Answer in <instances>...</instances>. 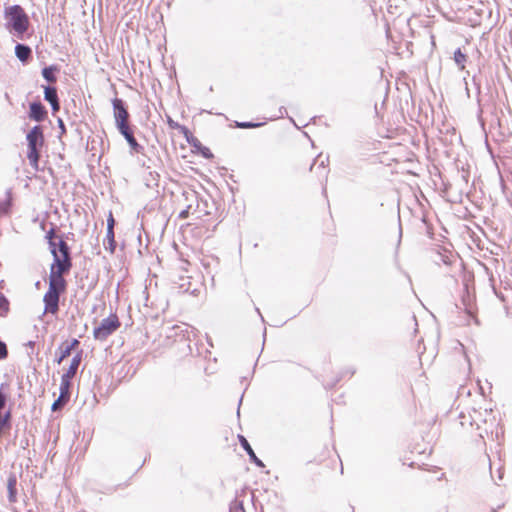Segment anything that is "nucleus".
I'll return each mask as SVG.
<instances>
[{
    "label": "nucleus",
    "mask_w": 512,
    "mask_h": 512,
    "mask_svg": "<svg viewBox=\"0 0 512 512\" xmlns=\"http://www.w3.org/2000/svg\"><path fill=\"white\" fill-rule=\"evenodd\" d=\"M48 243V246H49V250H50V253L52 254L53 256V260L55 259V254H57V250H58V246H57V242L55 240H50V241H47Z\"/></svg>",
    "instance_id": "c756f323"
},
{
    "label": "nucleus",
    "mask_w": 512,
    "mask_h": 512,
    "mask_svg": "<svg viewBox=\"0 0 512 512\" xmlns=\"http://www.w3.org/2000/svg\"><path fill=\"white\" fill-rule=\"evenodd\" d=\"M178 131L185 137L186 141L190 144V141L195 138L191 131L184 125H181V127L178 129Z\"/></svg>",
    "instance_id": "393cba45"
},
{
    "label": "nucleus",
    "mask_w": 512,
    "mask_h": 512,
    "mask_svg": "<svg viewBox=\"0 0 512 512\" xmlns=\"http://www.w3.org/2000/svg\"><path fill=\"white\" fill-rule=\"evenodd\" d=\"M190 145L193 148H195L203 158H213V153L211 152V150L208 147L204 146L196 137L192 140V142L190 141Z\"/></svg>",
    "instance_id": "4468645a"
},
{
    "label": "nucleus",
    "mask_w": 512,
    "mask_h": 512,
    "mask_svg": "<svg viewBox=\"0 0 512 512\" xmlns=\"http://www.w3.org/2000/svg\"><path fill=\"white\" fill-rule=\"evenodd\" d=\"M5 27L14 33L19 39H23L24 34L29 28V17L22 6L18 4L10 5L4 9Z\"/></svg>",
    "instance_id": "f03ea898"
},
{
    "label": "nucleus",
    "mask_w": 512,
    "mask_h": 512,
    "mask_svg": "<svg viewBox=\"0 0 512 512\" xmlns=\"http://www.w3.org/2000/svg\"><path fill=\"white\" fill-rule=\"evenodd\" d=\"M284 114H287V110H286L285 107L282 106V107L279 108V115H278V117H283Z\"/></svg>",
    "instance_id": "37998d69"
},
{
    "label": "nucleus",
    "mask_w": 512,
    "mask_h": 512,
    "mask_svg": "<svg viewBox=\"0 0 512 512\" xmlns=\"http://www.w3.org/2000/svg\"><path fill=\"white\" fill-rule=\"evenodd\" d=\"M493 290H494V292H495L496 296H497V297H498L502 302H506V297H507V295H506L504 292H501V291H500V292H498L494 286H493Z\"/></svg>",
    "instance_id": "4c0bfd02"
},
{
    "label": "nucleus",
    "mask_w": 512,
    "mask_h": 512,
    "mask_svg": "<svg viewBox=\"0 0 512 512\" xmlns=\"http://www.w3.org/2000/svg\"><path fill=\"white\" fill-rule=\"evenodd\" d=\"M35 341H28L25 346H27L28 348H30V351L28 352V356L31 358L32 355L34 354V347H35Z\"/></svg>",
    "instance_id": "c9c22d12"
},
{
    "label": "nucleus",
    "mask_w": 512,
    "mask_h": 512,
    "mask_svg": "<svg viewBox=\"0 0 512 512\" xmlns=\"http://www.w3.org/2000/svg\"><path fill=\"white\" fill-rule=\"evenodd\" d=\"M185 326V329H183L182 326H175L174 328L177 330L176 332V335H179L180 333H187V339L190 340V335H189V331L188 329H190L191 327L188 326V325H184Z\"/></svg>",
    "instance_id": "72a5a7b5"
},
{
    "label": "nucleus",
    "mask_w": 512,
    "mask_h": 512,
    "mask_svg": "<svg viewBox=\"0 0 512 512\" xmlns=\"http://www.w3.org/2000/svg\"><path fill=\"white\" fill-rule=\"evenodd\" d=\"M125 140L127 141L128 145H129V147H130V149H131L132 151H134V152H136V153H140V152H142V151H143V149H144V148H143V146H142V145H140V144L137 142V140H136V138H135L134 134H133V135H131L130 137H127Z\"/></svg>",
    "instance_id": "4be33fe9"
},
{
    "label": "nucleus",
    "mask_w": 512,
    "mask_h": 512,
    "mask_svg": "<svg viewBox=\"0 0 512 512\" xmlns=\"http://www.w3.org/2000/svg\"><path fill=\"white\" fill-rule=\"evenodd\" d=\"M71 351L65 346V343H62L56 350L55 355V362L57 364H61L64 359H66L68 356H70Z\"/></svg>",
    "instance_id": "a211bd4d"
},
{
    "label": "nucleus",
    "mask_w": 512,
    "mask_h": 512,
    "mask_svg": "<svg viewBox=\"0 0 512 512\" xmlns=\"http://www.w3.org/2000/svg\"><path fill=\"white\" fill-rule=\"evenodd\" d=\"M116 129L124 137V139H126L127 137H130L131 135L134 134V129H133V126L130 124V122L120 124V125L116 126Z\"/></svg>",
    "instance_id": "412c9836"
},
{
    "label": "nucleus",
    "mask_w": 512,
    "mask_h": 512,
    "mask_svg": "<svg viewBox=\"0 0 512 512\" xmlns=\"http://www.w3.org/2000/svg\"><path fill=\"white\" fill-rule=\"evenodd\" d=\"M191 208V205L187 206L186 209L182 210L180 213H179V218L181 219H186L188 216H189V210Z\"/></svg>",
    "instance_id": "ea45409f"
},
{
    "label": "nucleus",
    "mask_w": 512,
    "mask_h": 512,
    "mask_svg": "<svg viewBox=\"0 0 512 512\" xmlns=\"http://www.w3.org/2000/svg\"><path fill=\"white\" fill-rule=\"evenodd\" d=\"M8 309H9V301L3 294H0V310H3L6 313L8 311Z\"/></svg>",
    "instance_id": "cd10ccee"
},
{
    "label": "nucleus",
    "mask_w": 512,
    "mask_h": 512,
    "mask_svg": "<svg viewBox=\"0 0 512 512\" xmlns=\"http://www.w3.org/2000/svg\"><path fill=\"white\" fill-rule=\"evenodd\" d=\"M116 241H115V234L114 231L106 232V239L104 241V247L106 250H108L111 254L115 252L116 249Z\"/></svg>",
    "instance_id": "aec40b11"
},
{
    "label": "nucleus",
    "mask_w": 512,
    "mask_h": 512,
    "mask_svg": "<svg viewBox=\"0 0 512 512\" xmlns=\"http://www.w3.org/2000/svg\"><path fill=\"white\" fill-rule=\"evenodd\" d=\"M57 246L58 253L55 254V259L50 266L71 270L72 257L69 245L62 238H60L57 242Z\"/></svg>",
    "instance_id": "39448f33"
},
{
    "label": "nucleus",
    "mask_w": 512,
    "mask_h": 512,
    "mask_svg": "<svg viewBox=\"0 0 512 512\" xmlns=\"http://www.w3.org/2000/svg\"><path fill=\"white\" fill-rule=\"evenodd\" d=\"M65 343V346L72 352L74 349H76L80 342L78 339L76 338H73L70 342H64Z\"/></svg>",
    "instance_id": "7c9ffc66"
},
{
    "label": "nucleus",
    "mask_w": 512,
    "mask_h": 512,
    "mask_svg": "<svg viewBox=\"0 0 512 512\" xmlns=\"http://www.w3.org/2000/svg\"><path fill=\"white\" fill-rule=\"evenodd\" d=\"M167 124L171 129L178 130L181 127V124L174 121L170 116H167Z\"/></svg>",
    "instance_id": "473e14b6"
},
{
    "label": "nucleus",
    "mask_w": 512,
    "mask_h": 512,
    "mask_svg": "<svg viewBox=\"0 0 512 512\" xmlns=\"http://www.w3.org/2000/svg\"><path fill=\"white\" fill-rule=\"evenodd\" d=\"M70 270L50 266L49 286L43 296L44 313L56 314L59 311L60 296L67 290V281L64 274Z\"/></svg>",
    "instance_id": "f257e3e1"
},
{
    "label": "nucleus",
    "mask_w": 512,
    "mask_h": 512,
    "mask_svg": "<svg viewBox=\"0 0 512 512\" xmlns=\"http://www.w3.org/2000/svg\"><path fill=\"white\" fill-rule=\"evenodd\" d=\"M57 123H58V127L60 129V136H62L64 133H66V127H65L64 121L61 118H59L57 120Z\"/></svg>",
    "instance_id": "e433bc0d"
},
{
    "label": "nucleus",
    "mask_w": 512,
    "mask_h": 512,
    "mask_svg": "<svg viewBox=\"0 0 512 512\" xmlns=\"http://www.w3.org/2000/svg\"><path fill=\"white\" fill-rule=\"evenodd\" d=\"M83 351H78L72 358L70 365L65 373L61 377L72 380L78 370V367L82 361Z\"/></svg>",
    "instance_id": "1a4fd4ad"
},
{
    "label": "nucleus",
    "mask_w": 512,
    "mask_h": 512,
    "mask_svg": "<svg viewBox=\"0 0 512 512\" xmlns=\"http://www.w3.org/2000/svg\"><path fill=\"white\" fill-rule=\"evenodd\" d=\"M150 180L157 181L159 178V174L157 172H149Z\"/></svg>",
    "instance_id": "79ce46f5"
},
{
    "label": "nucleus",
    "mask_w": 512,
    "mask_h": 512,
    "mask_svg": "<svg viewBox=\"0 0 512 512\" xmlns=\"http://www.w3.org/2000/svg\"><path fill=\"white\" fill-rule=\"evenodd\" d=\"M492 512H497L496 510H493Z\"/></svg>",
    "instance_id": "8fccbe9b"
},
{
    "label": "nucleus",
    "mask_w": 512,
    "mask_h": 512,
    "mask_svg": "<svg viewBox=\"0 0 512 512\" xmlns=\"http://www.w3.org/2000/svg\"><path fill=\"white\" fill-rule=\"evenodd\" d=\"M472 82H473L474 86L476 87L477 94L479 95L481 93V83L477 79L476 75H473Z\"/></svg>",
    "instance_id": "f704fd0d"
},
{
    "label": "nucleus",
    "mask_w": 512,
    "mask_h": 512,
    "mask_svg": "<svg viewBox=\"0 0 512 512\" xmlns=\"http://www.w3.org/2000/svg\"><path fill=\"white\" fill-rule=\"evenodd\" d=\"M70 389H71V380L61 377L59 395L64 396L65 398L70 400V397H71Z\"/></svg>",
    "instance_id": "6ab92c4d"
},
{
    "label": "nucleus",
    "mask_w": 512,
    "mask_h": 512,
    "mask_svg": "<svg viewBox=\"0 0 512 512\" xmlns=\"http://www.w3.org/2000/svg\"><path fill=\"white\" fill-rule=\"evenodd\" d=\"M12 206V192L11 189L5 191V197L0 198V216L5 215L10 211Z\"/></svg>",
    "instance_id": "ddd939ff"
},
{
    "label": "nucleus",
    "mask_w": 512,
    "mask_h": 512,
    "mask_svg": "<svg viewBox=\"0 0 512 512\" xmlns=\"http://www.w3.org/2000/svg\"><path fill=\"white\" fill-rule=\"evenodd\" d=\"M263 124L264 123H260V122L244 121V122H236V127L242 128V129H249V128L260 127Z\"/></svg>",
    "instance_id": "b1692460"
},
{
    "label": "nucleus",
    "mask_w": 512,
    "mask_h": 512,
    "mask_svg": "<svg viewBox=\"0 0 512 512\" xmlns=\"http://www.w3.org/2000/svg\"><path fill=\"white\" fill-rule=\"evenodd\" d=\"M318 168H322L323 170H325V169H326V165H325V161H324V160H322V161L320 162V164H319Z\"/></svg>",
    "instance_id": "a18cd8bd"
},
{
    "label": "nucleus",
    "mask_w": 512,
    "mask_h": 512,
    "mask_svg": "<svg viewBox=\"0 0 512 512\" xmlns=\"http://www.w3.org/2000/svg\"><path fill=\"white\" fill-rule=\"evenodd\" d=\"M8 357V348L4 341L0 339V361Z\"/></svg>",
    "instance_id": "a878e982"
},
{
    "label": "nucleus",
    "mask_w": 512,
    "mask_h": 512,
    "mask_svg": "<svg viewBox=\"0 0 512 512\" xmlns=\"http://www.w3.org/2000/svg\"><path fill=\"white\" fill-rule=\"evenodd\" d=\"M235 512H245L242 502H238L236 504Z\"/></svg>",
    "instance_id": "a19ab883"
},
{
    "label": "nucleus",
    "mask_w": 512,
    "mask_h": 512,
    "mask_svg": "<svg viewBox=\"0 0 512 512\" xmlns=\"http://www.w3.org/2000/svg\"><path fill=\"white\" fill-rule=\"evenodd\" d=\"M59 70L57 65H50L46 66L42 69L41 74L42 77L48 82V83H55L57 81V77L55 73Z\"/></svg>",
    "instance_id": "2eb2a0df"
},
{
    "label": "nucleus",
    "mask_w": 512,
    "mask_h": 512,
    "mask_svg": "<svg viewBox=\"0 0 512 512\" xmlns=\"http://www.w3.org/2000/svg\"><path fill=\"white\" fill-rule=\"evenodd\" d=\"M241 447L249 456V460L259 468L265 467L263 461L257 457L248 440L243 435H238Z\"/></svg>",
    "instance_id": "6e6552de"
},
{
    "label": "nucleus",
    "mask_w": 512,
    "mask_h": 512,
    "mask_svg": "<svg viewBox=\"0 0 512 512\" xmlns=\"http://www.w3.org/2000/svg\"><path fill=\"white\" fill-rule=\"evenodd\" d=\"M17 477L11 472L7 479L8 501L15 503L17 501Z\"/></svg>",
    "instance_id": "f8f14e48"
},
{
    "label": "nucleus",
    "mask_w": 512,
    "mask_h": 512,
    "mask_svg": "<svg viewBox=\"0 0 512 512\" xmlns=\"http://www.w3.org/2000/svg\"><path fill=\"white\" fill-rule=\"evenodd\" d=\"M112 107L115 126L130 122V114L123 99L117 97L112 99Z\"/></svg>",
    "instance_id": "423d86ee"
},
{
    "label": "nucleus",
    "mask_w": 512,
    "mask_h": 512,
    "mask_svg": "<svg viewBox=\"0 0 512 512\" xmlns=\"http://www.w3.org/2000/svg\"><path fill=\"white\" fill-rule=\"evenodd\" d=\"M440 258H441V261L446 264V265H449L450 264V261L448 260V257L445 256V255H441L440 254Z\"/></svg>",
    "instance_id": "c03bdc74"
},
{
    "label": "nucleus",
    "mask_w": 512,
    "mask_h": 512,
    "mask_svg": "<svg viewBox=\"0 0 512 512\" xmlns=\"http://www.w3.org/2000/svg\"><path fill=\"white\" fill-rule=\"evenodd\" d=\"M4 387V384L2 383L0 386V411L6 406L7 404V395L2 391Z\"/></svg>",
    "instance_id": "bb28decb"
},
{
    "label": "nucleus",
    "mask_w": 512,
    "mask_h": 512,
    "mask_svg": "<svg viewBox=\"0 0 512 512\" xmlns=\"http://www.w3.org/2000/svg\"><path fill=\"white\" fill-rule=\"evenodd\" d=\"M467 59H468L467 55L462 52L461 48H457L454 51L453 60L460 70L465 69Z\"/></svg>",
    "instance_id": "dca6fc26"
},
{
    "label": "nucleus",
    "mask_w": 512,
    "mask_h": 512,
    "mask_svg": "<svg viewBox=\"0 0 512 512\" xmlns=\"http://www.w3.org/2000/svg\"><path fill=\"white\" fill-rule=\"evenodd\" d=\"M44 99L48 103L58 100L57 88L51 85L44 86Z\"/></svg>",
    "instance_id": "f3484780"
},
{
    "label": "nucleus",
    "mask_w": 512,
    "mask_h": 512,
    "mask_svg": "<svg viewBox=\"0 0 512 512\" xmlns=\"http://www.w3.org/2000/svg\"><path fill=\"white\" fill-rule=\"evenodd\" d=\"M120 325L121 323L117 315H110L109 317L102 319L100 325L94 328L93 336L96 340L104 341L112 335Z\"/></svg>",
    "instance_id": "20e7f679"
},
{
    "label": "nucleus",
    "mask_w": 512,
    "mask_h": 512,
    "mask_svg": "<svg viewBox=\"0 0 512 512\" xmlns=\"http://www.w3.org/2000/svg\"><path fill=\"white\" fill-rule=\"evenodd\" d=\"M27 140V158L30 165L38 169V161L40 158V150L44 144L43 129L40 125H35L26 135Z\"/></svg>",
    "instance_id": "7ed1b4c3"
},
{
    "label": "nucleus",
    "mask_w": 512,
    "mask_h": 512,
    "mask_svg": "<svg viewBox=\"0 0 512 512\" xmlns=\"http://www.w3.org/2000/svg\"><path fill=\"white\" fill-rule=\"evenodd\" d=\"M49 104L51 105L53 113L59 111V109H60V101H59V99L56 100V101H53V102H51Z\"/></svg>",
    "instance_id": "58836bf2"
},
{
    "label": "nucleus",
    "mask_w": 512,
    "mask_h": 512,
    "mask_svg": "<svg viewBox=\"0 0 512 512\" xmlns=\"http://www.w3.org/2000/svg\"><path fill=\"white\" fill-rule=\"evenodd\" d=\"M242 399H243V395L240 397L239 399V403H238V409H237V414L239 415L240 414V405L242 403Z\"/></svg>",
    "instance_id": "49530a36"
},
{
    "label": "nucleus",
    "mask_w": 512,
    "mask_h": 512,
    "mask_svg": "<svg viewBox=\"0 0 512 512\" xmlns=\"http://www.w3.org/2000/svg\"><path fill=\"white\" fill-rule=\"evenodd\" d=\"M56 238V226L52 224L51 228L46 232L45 239L47 241L55 240Z\"/></svg>",
    "instance_id": "c85d7f7f"
},
{
    "label": "nucleus",
    "mask_w": 512,
    "mask_h": 512,
    "mask_svg": "<svg viewBox=\"0 0 512 512\" xmlns=\"http://www.w3.org/2000/svg\"><path fill=\"white\" fill-rule=\"evenodd\" d=\"M15 56L25 64L32 58V49L27 44L17 43L15 45Z\"/></svg>",
    "instance_id": "9d476101"
},
{
    "label": "nucleus",
    "mask_w": 512,
    "mask_h": 512,
    "mask_svg": "<svg viewBox=\"0 0 512 512\" xmlns=\"http://www.w3.org/2000/svg\"><path fill=\"white\" fill-rule=\"evenodd\" d=\"M47 117V110L40 101H34L29 106V118L36 121L42 122Z\"/></svg>",
    "instance_id": "0eeeda50"
},
{
    "label": "nucleus",
    "mask_w": 512,
    "mask_h": 512,
    "mask_svg": "<svg viewBox=\"0 0 512 512\" xmlns=\"http://www.w3.org/2000/svg\"><path fill=\"white\" fill-rule=\"evenodd\" d=\"M35 285H36V287H39L40 286V281H37Z\"/></svg>",
    "instance_id": "de8ad7c7"
},
{
    "label": "nucleus",
    "mask_w": 512,
    "mask_h": 512,
    "mask_svg": "<svg viewBox=\"0 0 512 512\" xmlns=\"http://www.w3.org/2000/svg\"><path fill=\"white\" fill-rule=\"evenodd\" d=\"M114 225H115V220L113 218L112 213L110 212L109 216L107 218V232L114 231Z\"/></svg>",
    "instance_id": "2f4dec72"
},
{
    "label": "nucleus",
    "mask_w": 512,
    "mask_h": 512,
    "mask_svg": "<svg viewBox=\"0 0 512 512\" xmlns=\"http://www.w3.org/2000/svg\"><path fill=\"white\" fill-rule=\"evenodd\" d=\"M69 401V399L65 398L64 396H58V398L53 402L51 406L52 411H58L62 409L66 403Z\"/></svg>",
    "instance_id": "5701e85b"
},
{
    "label": "nucleus",
    "mask_w": 512,
    "mask_h": 512,
    "mask_svg": "<svg viewBox=\"0 0 512 512\" xmlns=\"http://www.w3.org/2000/svg\"><path fill=\"white\" fill-rule=\"evenodd\" d=\"M12 427V410L9 408L3 414L0 413V438L3 437Z\"/></svg>",
    "instance_id": "9b49d317"
},
{
    "label": "nucleus",
    "mask_w": 512,
    "mask_h": 512,
    "mask_svg": "<svg viewBox=\"0 0 512 512\" xmlns=\"http://www.w3.org/2000/svg\"><path fill=\"white\" fill-rule=\"evenodd\" d=\"M314 165H315V162L310 166V170L313 169Z\"/></svg>",
    "instance_id": "09e8293b"
}]
</instances>
